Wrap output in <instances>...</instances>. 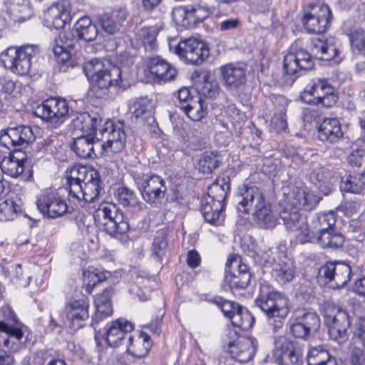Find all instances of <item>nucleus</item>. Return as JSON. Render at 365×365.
Wrapping results in <instances>:
<instances>
[{"label":"nucleus","instance_id":"nucleus-14","mask_svg":"<svg viewBox=\"0 0 365 365\" xmlns=\"http://www.w3.org/2000/svg\"><path fill=\"white\" fill-rule=\"evenodd\" d=\"M324 322L331 339L339 343L346 341V332L350 326V320L346 312L334 307L327 308L324 312Z\"/></svg>","mask_w":365,"mask_h":365},{"label":"nucleus","instance_id":"nucleus-3","mask_svg":"<svg viewBox=\"0 0 365 365\" xmlns=\"http://www.w3.org/2000/svg\"><path fill=\"white\" fill-rule=\"evenodd\" d=\"M255 304L266 315L273 331L277 332L282 329L284 320L289 312V300L283 293L277 291L265 292L264 287H261Z\"/></svg>","mask_w":365,"mask_h":365},{"label":"nucleus","instance_id":"nucleus-31","mask_svg":"<svg viewBox=\"0 0 365 365\" xmlns=\"http://www.w3.org/2000/svg\"><path fill=\"white\" fill-rule=\"evenodd\" d=\"M310 180L324 195H328L337 181L335 174L324 168L317 167L310 174Z\"/></svg>","mask_w":365,"mask_h":365},{"label":"nucleus","instance_id":"nucleus-56","mask_svg":"<svg viewBox=\"0 0 365 365\" xmlns=\"http://www.w3.org/2000/svg\"><path fill=\"white\" fill-rule=\"evenodd\" d=\"M117 206L113 203H101L96 212L95 220L99 223V220H106L113 215L114 217L117 214L121 213Z\"/></svg>","mask_w":365,"mask_h":365},{"label":"nucleus","instance_id":"nucleus-19","mask_svg":"<svg viewBox=\"0 0 365 365\" xmlns=\"http://www.w3.org/2000/svg\"><path fill=\"white\" fill-rule=\"evenodd\" d=\"M0 139L7 148H24L34 140L35 136L31 127L19 125L1 130Z\"/></svg>","mask_w":365,"mask_h":365},{"label":"nucleus","instance_id":"nucleus-34","mask_svg":"<svg viewBox=\"0 0 365 365\" xmlns=\"http://www.w3.org/2000/svg\"><path fill=\"white\" fill-rule=\"evenodd\" d=\"M127 351L133 357L141 359L146 356L151 348L150 336L141 331L137 335L128 336Z\"/></svg>","mask_w":365,"mask_h":365},{"label":"nucleus","instance_id":"nucleus-10","mask_svg":"<svg viewBox=\"0 0 365 365\" xmlns=\"http://www.w3.org/2000/svg\"><path fill=\"white\" fill-rule=\"evenodd\" d=\"M252 274L247 264L242 263L240 257H230L226 263L224 287H228L232 292L246 289Z\"/></svg>","mask_w":365,"mask_h":365},{"label":"nucleus","instance_id":"nucleus-33","mask_svg":"<svg viewBox=\"0 0 365 365\" xmlns=\"http://www.w3.org/2000/svg\"><path fill=\"white\" fill-rule=\"evenodd\" d=\"M318 137L322 141L338 142L343 137L339 121L334 118L324 119L318 128Z\"/></svg>","mask_w":365,"mask_h":365},{"label":"nucleus","instance_id":"nucleus-41","mask_svg":"<svg viewBox=\"0 0 365 365\" xmlns=\"http://www.w3.org/2000/svg\"><path fill=\"white\" fill-rule=\"evenodd\" d=\"M160 26L143 27L135 34L137 44L143 46L148 51H152L157 47L156 37Z\"/></svg>","mask_w":365,"mask_h":365},{"label":"nucleus","instance_id":"nucleus-1","mask_svg":"<svg viewBox=\"0 0 365 365\" xmlns=\"http://www.w3.org/2000/svg\"><path fill=\"white\" fill-rule=\"evenodd\" d=\"M237 210L242 213H248L253 207V218L255 223L263 229H273L278 223V217L266 200L262 190L256 186L242 185L238 187Z\"/></svg>","mask_w":365,"mask_h":365},{"label":"nucleus","instance_id":"nucleus-5","mask_svg":"<svg viewBox=\"0 0 365 365\" xmlns=\"http://www.w3.org/2000/svg\"><path fill=\"white\" fill-rule=\"evenodd\" d=\"M38 53L36 45H24L20 47H9L0 55L4 67L19 76L27 75L31 68L33 60Z\"/></svg>","mask_w":365,"mask_h":365},{"label":"nucleus","instance_id":"nucleus-16","mask_svg":"<svg viewBox=\"0 0 365 365\" xmlns=\"http://www.w3.org/2000/svg\"><path fill=\"white\" fill-rule=\"evenodd\" d=\"M274 358L279 365H302V354L296 344L286 336L274 339Z\"/></svg>","mask_w":365,"mask_h":365},{"label":"nucleus","instance_id":"nucleus-42","mask_svg":"<svg viewBox=\"0 0 365 365\" xmlns=\"http://www.w3.org/2000/svg\"><path fill=\"white\" fill-rule=\"evenodd\" d=\"M293 199L288 205L296 209L311 210L317 204L316 197L308 190L303 187H297L293 191Z\"/></svg>","mask_w":365,"mask_h":365},{"label":"nucleus","instance_id":"nucleus-24","mask_svg":"<svg viewBox=\"0 0 365 365\" xmlns=\"http://www.w3.org/2000/svg\"><path fill=\"white\" fill-rule=\"evenodd\" d=\"M79 39L75 34L73 28L71 31H62L54 38L53 52L57 56L58 62H66L71 57L70 50L76 47Z\"/></svg>","mask_w":365,"mask_h":365},{"label":"nucleus","instance_id":"nucleus-26","mask_svg":"<svg viewBox=\"0 0 365 365\" xmlns=\"http://www.w3.org/2000/svg\"><path fill=\"white\" fill-rule=\"evenodd\" d=\"M0 332L5 333L9 338L20 341L24 333L17 323V317L9 306L0 309Z\"/></svg>","mask_w":365,"mask_h":365},{"label":"nucleus","instance_id":"nucleus-2","mask_svg":"<svg viewBox=\"0 0 365 365\" xmlns=\"http://www.w3.org/2000/svg\"><path fill=\"white\" fill-rule=\"evenodd\" d=\"M69 197L91 202L95 201L102 190L98 173L86 167H73L66 177Z\"/></svg>","mask_w":365,"mask_h":365},{"label":"nucleus","instance_id":"nucleus-21","mask_svg":"<svg viewBox=\"0 0 365 365\" xmlns=\"http://www.w3.org/2000/svg\"><path fill=\"white\" fill-rule=\"evenodd\" d=\"M227 349L232 358L240 363H247L256 353L257 341L250 337L238 338L237 341H229Z\"/></svg>","mask_w":365,"mask_h":365},{"label":"nucleus","instance_id":"nucleus-18","mask_svg":"<svg viewBox=\"0 0 365 365\" xmlns=\"http://www.w3.org/2000/svg\"><path fill=\"white\" fill-rule=\"evenodd\" d=\"M320 328V319L315 312H304L297 314L292 319L290 331L299 339H307Z\"/></svg>","mask_w":365,"mask_h":365},{"label":"nucleus","instance_id":"nucleus-58","mask_svg":"<svg viewBox=\"0 0 365 365\" xmlns=\"http://www.w3.org/2000/svg\"><path fill=\"white\" fill-rule=\"evenodd\" d=\"M214 302L219 307H220L224 315L230 320L236 313L237 309H238V307H241V305L233 301L225 299L222 297H217L215 299Z\"/></svg>","mask_w":365,"mask_h":365},{"label":"nucleus","instance_id":"nucleus-17","mask_svg":"<svg viewBox=\"0 0 365 365\" xmlns=\"http://www.w3.org/2000/svg\"><path fill=\"white\" fill-rule=\"evenodd\" d=\"M36 205L39 211L50 218H56L64 215L68 209L64 200L54 191H44L36 200Z\"/></svg>","mask_w":365,"mask_h":365},{"label":"nucleus","instance_id":"nucleus-43","mask_svg":"<svg viewBox=\"0 0 365 365\" xmlns=\"http://www.w3.org/2000/svg\"><path fill=\"white\" fill-rule=\"evenodd\" d=\"M216 202H210L208 199L203 197L201 202L200 211L205 220L215 225H220L223 220V210L225 207H218L216 205Z\"/></svg>","mask_w":365,"mask_h":365},{"label":"nucleus","instance_id":"nucleus-64","mask_svg":"<svg viewBox=\"0 0 365 365\" xmlns=\"http://www.w3.org/2000/svg\"><path fill=\"white\" fill-rule=\"evenodd\" d=\"M195 99H196V96H192L187 88H181L178 92L176 106L182 110L183 106L188 105L190 101H195Z\"/></svg>","mask_w":365,"mask_h":365},{"label":"nucleus","instance_id":"nucleus-59","mask_svg":"<svg viewBox=\"0 0 365 365\" xmlns=\"http://www.w3.org/2000/svg\"><path fill=\"white\" fill-rule=\"evenodd\" d=\"M352 341L353 344L361 345L365 349V316L356 321Z\"/></svg>","mask_w":365,"mask_h":365},{"label":"nucleus","instance_id":"nucleus-32","mask_svg":"<svg viewBox=\"0 0 365 365\" xmlns=\"http://www.w3.org/2000/svg\"><path fill=\"white\" fill-rule=\"evenodd\" d=\"M148 68L150 73L161 81L173 80L177 75L175 68L159 56L149 59Z\"/></svg>","mask_w":365,"mask_h":365},{"label":"nucleus","instance_id":"nucleus-8","mask_svg":"<svg viewBox=\"0 0 365 365\" xmlns=\"http://www.w3.org/2000/svg\"><path fill=\"white\" fill-rule=\"evenodd\" d=\"M279 215L286 228L294 232L296 242L305 244L313 239L306 217L296 207L286 204Z\"/></svg>","mask_w":365,"mask_h":365},{"label":"nucleus","instance_id":"nucleus-6","mask_svg":"<svg viewBox=\"0 0 365 365\" xmlns=\"http://www.w3.org/2000/svg\"><path fill=\"white\" fill-rule=\"evenodd\" d=\"M131 175L145 201L156 205L161 203L165 197L167 187L165 180L160 176L145 173L138 170L133 171Z\"/></svg>","mask_w":365,"mask_h":365},{"label":"nucleus","instance_id":"nucleus-7","mask_svg":"<svg viewBox=\"0 0 365 365\" xmlns=\"http://www.w3.org/2000/svg\"><path fill=\"white\" fill-rule=\"evenodd\" d=\"M301 98L307 104L322 105L327 108L334 106L338 98L334 87L321 78L312 79L304 88Z\"/></svg>","mask_w":365,"mask_h":365},{"label":"nucleus","instance_id":"nucleus-51","mask_svg":"<svg viewBox=\"0 0 365 365\" xmlns=\"http://www.w3.org/2000/svg\"><path fill=\"white\" fill-rule=\"evenodd\" d=\"M231 322L235 327L241 330H248L252 327L255 323V317L246 308L241 306V307L237 309Z\"/></svg>","mask_w":365,"mask_h":365},{"label":"nucleus","instance_id":"nucleus-50","mask_svg":"<svg viewBox=\"0 0 365 365\" xmlns=\"http://www.w3.org/2000/svg\"><path fill=\"white\" fill-rule=\"evenodd\" d=\"M221 163V158L213 151H205L201 155L199 161V170L204 174H210L219 167Z\"/></svg>","mask_w":365,"mask_h":365},{"label":"nucleus","instance_id":"nucleus-44","mask_svg":"<svg viewBox=\"0 0 365 365\" xmlns=\"http://www.w3.org/2000/svg\"><path fill=\"white\" fill-rule=\"evenodd\" d=\"M307 365H337L335 357L322 346L313 347L307 355Z\"/></svg>","mask_w":365,"mask_h":365},{"label":"nucleus","instance_id":"nucleus-46","mask_svg":"<svg viewBox=\"0 0 365 365\" xmlns=\"http://www.w3.org/2000/svg\"><path fill=\"white\" fill-rule=\"evenodd\" d=\"M341 190L352 193H360L365 188V171L361 170L357 173L354 172L341 180Z\"/></svg>","mask_w":365,"mask_h":365},{"label":"nucleus","instance_id":"nucleus-45","mask_svg":"<svg viewBox=\"0 0 365 365\" xmlns=\"http://www.w3.org/2000/svg\"><path fill=\"white\" fill-rule=\"evenodd\" d=\"M71 147L80 158H92L94 151L93 138L89 135L77 137L73 140Z\"/></svg>","mask_w":365,"mask_h":365},{"label":"nucleus","instance_id":"nucleus-9","mask_svg":"<svg viewBox=\"0 0 365 365\" xmlns=\"http://www.w3.org/2000/svg\"><path fill=\"white\" fill-rule=\"evenodd\" d=\"M68 113V103L65 99L61 98H48L34 110L37 117L54 128L60 126L64 122Z\"/></svg>","mask_w":365,"mask_h":365},{"label":"nucleus","instance_id":"nucleus-11","mask_svg":"<svg viewBox=\"0 0 365 365\" xmlns=\"http://www.w3.org/2000/svg\"><path fill=\"white\" fill-rule=\"evenodd\" d=\"M99 134L101 138H96L101 143V147L105 153H118L121 152L125 146L127 135L121 123L114 124L108 120L105 123Z\"/></svg>","mask_w":365,"mask_h":365},{"label":"nucleus","instance_id":"nucleus-25","mask_svg":"<svg viewBox=\"0 0 365 365\" xmlns=\"http://www.w3.org/2000/svg\"><path fill=\"white\" fill-rule=\"evenodd\" d=\"M134 329L133 324L125 319H118L112 322L106 329L103 336L107 344L111 347L121 344L128 333Z\"/></svg>","mask_w":365,"mask_h":365},{"label":"nucleus","instance_id":"nucleus-23","mask_svg":"<svg viewBox=\"0 0 365 365\" xmlns=\"http://www.w3.org/2000/svg\"><path fill=\"white\" fill-rule=\"evenodd\" d=\"M20 155H24L19 151L10 153L0 149V168L3 173L14 178L23 173L27 159Z\"/></svg>","mask_w":365,"mask_h":365},{"label":"nucleus","instance_id":"nucleus-62","mask_svg":"<svg viewBox=\"0 0 365 365\" xmlns=\"http://www.w3.org/2000/svg\"><path fill=\"white\" fill-rule=\"evenodd\" d=\"M99 24L103 31L107 34H113L119 29L118 23L114 21L113 16L104 14L99 20Z\"/></svg>","mask_w":365,"mask_h":365},{"label":"nucleus","instance_id":"nucleus-61","mask_svg":"<svg viewBox=\"0 0 365 365\" xmlns=\"http://www.w3.org/2000/svg\"><path fill=\"white\" fill-rule=\"evenodd\" d=\"M365 146L364 144L353 147L352 151L347 157L350 165L360 168L364 162Z\"/></svg>","mask_w":365,"mask_h":365},{"label":"nucleus","instance_id":"nucleus-47","mask_svg":"<svg viewBox=\"0 0 365 365\" xmlns=\"http://www.w3.org/2000/svg\"><path fill=\"white\" fill-rule=\"evenodd\" d=\"M22 211L20 200L9 198L0 202V221L14 220Z\"/></svg>","mask_w":365,"mask_h":365},{"label":"nucleus","instance_id":"nucleus-4","mask_svg":"<svg viewBox=\"0 0 365 365\" xmlns=\"http://www.w3.org/2000/svg\"><path fill=\"white\" fill-rule=\"evenodd\" d=\"M83 69L91 83L103 93H106L110 88L115 91L121 87V70L118 66H106L98 59H91L86 63Z\"/></svg>","mask_w":365,"mask_h":365},{"label":"nucleus","instance_id":"nucleus-22","mask_svg":"<svg viewBox=\"0 0 365 365\" xmlns=\"http://www.w3.org/2000/svg\"><path fill=\"white\" fill-rule=\"evenodd\" d=\"M89 304L86 299H72L65 306L64 312L69 325L74 329L81 328L89 317Z\"/></svg>","mask_w":365,"mask_h":365},{"label":"nucleus","instance_id":"nucleus-54","mask_svg":"<svg viewBox=\"0 0 365 365\" xmlns=\"http://www.w3.org/2000/svg\"><path fill=\"white\" fill-rule=\"evenodd\" d=\"M108 274V272H101L97 268H89L83 271V282L88 287L93 288L98 283L104 281Z\"/></svg>","mask_w":365,"mask_h":365},{"label":"nucleus","instance_id":"nucleus-38","mask_svg":"<svg viewBox=\"0 0 365 365\" xmlns=\"http://www.w3.org/2000/svg\"><path fill=\"white\" fill-rule=\"evenodd\" d=\"M230 190L229 178H222L217 180L208 187L207 195L205 197L210 202H216L218 207H225V199Z\"/></svg>","mask_w":365,"mask_h":365},{"label":"nucleus","instance_id":"nucleus-37","mask_svg":"<svg viewBox=\"0 0 365 365\" xmlns=\"http://www.w3.org/2000/svg\"><path fill=\"white\" fill-rule=\"evenodd\" d=\"M6 12L15 22H23L33 14L29 0H8Z\"/></svg>","mask_w":365,"mask_h":365},{"label":"nucleus","instance_id":"nucleus-55","mask_svg":"<svg viewBox=\"0 0 365 365\" xmlns=\"http://www.w3.org/2000/svg\"><path fill=\"white\" fill-rule=\"evenodd\" d=\"M167 245L168 242L165 231H158L151 247L153 255L158 259H161V257L165 254Z\"/></svg>","mask_w":365,"mask_h":365},{"label":"nucleus","instance_id":"nucleus-49","mask_svg":"<svg viewBox=\"0 0 365 365\" xmlns=\"http://www.w3.org/2000/svg\"><path fill=\"white\" fill-rule=\"evenodd\" d=\"M294 268L292 262H281L276 264L272 269V275L280 284L291 282L294 277Z\"/></svg>","mask_w":365,"mask_h":365},{"label":"nucleus","instance_id":"nucleus-29","mask_svg":"<svg viewBox=\"0 0 365 365\" xmlns=\"http://www.w3.org/2000/svg\"><path fill=\"white\" fill-rule=\"evenodd\" d=\"M102 118L97 113L83 112L78 113L71 120L70 127L75 130H80L91 135L96 131Z\"/></svg>","mask_w":365,"mask_h":365},{"label":"nucleus","instance_id":"nucleus-48","mask_svg":"<svg viewBox=\"0 0 365 365\" xmlns=\"http://www.w3.org/2000/svg\"><path fill=\"white\" fill-rule=\"evenodd\" d=\"M315 242H318L324 248L336 249L342 246L344 237L337 232L334 227L317 235Z\"/></svg>","mask_w":365,"mask_h":365},{"label":"nucleus","instance_id":"nucleus-39","mask_svg":"<svg viewBox=\"0 0 365 365\" xmlns=\"http://www.w3.org/2000/svg\"><path fill=\"white\" fill-rule=\"evenodd\" d=\"M99 225L103 227L108 234L114 237L125 234L130 229L128 218L123 212L117 214L115 217L112 215L106 220H99Z\"/></svg>","mask_w":365,"mask_h":365},{"label":"nucleus","instance_id":"nucleus-53","mask_svg":"<svg viewBox=\"0 0 365 365\" xmlns=\"http://www.w3.org/2000/svg\"><path fill=\"white\" fill-rule=\"evenodd\" d=\"M114 196L118 203L123 207H135L140 203L135 192L127 187L117 188Z\"/></svg>","mask_w":365,"mask_h":365},{"label":"nucleus","instance_id":"nucleus-15","mask_svg":"<svg viewBox=\"0 0 365 365\" xmlns=\"http://www.w3.org/2000/svg\"><path fill=\"white\" fill-rule=\"evenodd\" d=\"M351 267L344 262H327L319 270V277L324 279V283H332L334 288H341L350 280Z\"/></svg>","mask_w":365,"mask_h":365},{"label":"nucleus","instance_id":"nucleus-13","mask_svg":"<svg viewBox=\"0 0 365 365\" xmlns=\"http://www.w3.org/2000/svg\"><path fill=\"white\" fill-rule=\"evenodd\" d=\"M175 53L187 63L201 64L210 55L207 45L196 38L180 41L175 48Z\"/></svg>","mask_w":365,"mask_h":365},{"label":"nucleus","instance_id":"nucleus-52","mask_svg":"<svg viewBox=\"0 0 365 365\" xmlns=\"http://www.w3.org/2000/svg\"><path fill=\"white\" fill-rule=\"evenodd\" d=\"M202 98L197 96L195 101H190L189 104L183 106V109L181 110L193 121H198L205 116L207 112V108L204 106Z\"/></svg>","mask_w":365,"mask_h":365},{"label":"nucleus","instance_id":"nucleus-40","mask_svg":"<svg viewBox=\"0 0 365 365\" xmlns=\"http://www.w3.org/2000/svg\"><path fill=\"white\" fill-rule=\"evenodd\" d=\"M79 41H92L98 36V29L88 16L80 18L73 26Z\"/></svg>","mask_w":365,"mask_h":365},{"label":"nucleus","instance_id":"nucleus-35","mask_svg":"<svg viewBox=\"0 0 365 365\" xmlns=\"http://www.w3.org/2000/svg\"><path fill=\"white\" fill-rule=\"evenodd\" d=\"M113 294L111 288H106L102 293L95 297L94 303L96 308V313L92 317V326L95 329L96 337H98V333L96 330V324L98 323V318L109 316L112 314L113 309L110 303V298Z\"/></svg>","mask_w":365,"mask_h":365},{"label":"nucleus","instance_id":"nucleus-57","mask_svg":"<svg viewBox=\"0 0 365 365\" xmlns=\"http://www.w3.org/2000/svg\"><path fill=\"white\" fill-rule=\"evenodd\" d=\"M351 48L359 53L365 55V31L361 29H356L349 34Z\"/></svg>","mask_w":365,"mask_h":365},{"label":"nucleus","instance_id":"nucleus-12","mask_svg":"<svg viewBox=\"0 0 365 365\" xmlns=\"http://www.w3.org/2000/svg\"><path fill=\"white\" fill-rule=\"evenodd\" d=\"M331 13L328 5L323 3L310 4L302 19L305 29L310 34H322L330 24Z\"/></svg>","mask_w":365,"mask_h":365},{"label":"nucleus","instance_id":"nucleus-60","mask_svg":"<svg viewBox=\"0 0 365 365\" xmlns=\"http://www.w3.org/2000/svg\"><path fill=\"white\" fill-rule=\"evenodd\" d=\"M133 114L136 118H140L144 115H150L152 113L153 105L151 101L147 97L138 98L133 104Z\"/></svg>","mask_w":365,"mask_h":365},{"label":"nucleus","instance_id":"nucleus-20","mask_svg":"<svg viewBox=\"0 0 365 365\" xmlns=\"http://www.w3.org/2000/svg\"><path fill=\"white\" fill-rule=\"evenodd\" d=\"M312 55L303 48L291 51L284 57V69L289 75H294L299 71L311 70L314 67Z\"/></svg>","mask_w":365,"mask_h":365},{"label":"nucleus","instance_id":"nucleus-27","mask_svg":"<svg viewBox=\"0 0 365 365\" xmlns=\"http://www.w3.org/2000/svg\"><path fill=\"white\" fill-rule=\"evenodd\" d=\"M173 14L175 18L177 16H184V18L188 21L197 24L208 18L212 14V10L207 4L200 1L198 3L176 9Z\"/></svg>","mask_w":365,"mask_h":365},{"label":"nucleus","instance_id":"nucleus-36","mask_svg":"<svg viewBox=\"0 0 365 365\" xmlns=\"http://www.w3.org/2000/svg\"><path fill=\"white\" fill-rule=\"evenodd\" d=\"M336 223L335 215L333 212L317 214L312 217L309 232L313 239L307 242H314L317 235L330 230L334 227Z\"/></svg>","mask_w":365,"mask_h":365},{"label":"nucleus","instance_id":"nucleus-28","mask_svg":"<svg viewBox=\"0 0 365 365\" xmlns=\"http://www.w3.org/2000/svg\"><path fill=\"white\" fill-rule=\"evenodd\" d=\"M71 20L70 11L63 4H53L44 12L43 21L46 26L60 29Z\"/></svg>","mask_w":365,"mask_h":365},{"label":"nucleus","instance_id":"nucleus-30","mask_svg":"<svg viewBox=\"0 0 365 365\" xmlns=\"http://www.w3.org/2000/svg\"><path fill=\"white\" fill-rule=\"evenodd\" d=\"M224 85L230 90H234L246 82V71L242 67L227 64L220 67Z\"/></svg>","mask_w":365,"mask_h":365},{"label":"nucleus","instance_id":"nucleus-63","mask_svg":"<svg viewBox=\"0 0 365 365\" xmlns=\"http://www.w3.org/2000/svg\"><path fill=\"white\" fill-rule=\"evenodd\" d=\"M349 361L351 365H365V349L354 344L350 351Z\"/></svg>","mask_w":365,"mask_h":365}]
</instances>
